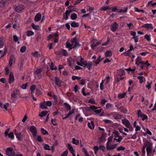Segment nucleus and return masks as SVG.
I'll return each mask as SVG.
<instances>
[{
    "label": "nucleus",
    "mask_w": 156,
    "mask_h": 156,
    "mask_svg": "<svg viewBox=\"0 0 156 156\" xmlns=\"http://www.w3.org/2000/svg\"><path fill=\"white\" fill-rule=\"evenodd\" d=\"M71 44L69 42H67L66 43V47L70 50L74 48H79L80 44L77 41V37H76L72 38L71 40Z\"/></svg>",
    "instance_id": "f257e3e1"
},
{
    "label": "nucleus",
    "mask_w": 156,
    "mask_h": 156,
    "mask_svg": "<svg viewBox=\"0 0 156 156\" xmlns=\"http://www.w3.org/2000/svg\"><path fill=\"white\" fill-rule=\"evenodd\" d=\"M5 153L9 156H15V151L11 147L7 148L5 150Z\"/></svg>",
    "instance_id": "f03ea898"
},
{
    "label": "nucleus",
    "mask_w": 156,
    "mask_h": 156,
    "mask_svg": "<svg viewBox=\"0 0 156 156\" xmlns=\"http://www.w3.org/2000/svg\"><path fill=\"white\" fill-rule=\"evenodd\" d=\"M30 130L32 133L33 137L34 138L36 137L37 133V130L36 128L34 126H31L30 127Z\"/></svg>",
    "instance_id": "7ed1b4c3"
},
{
    "label": "nucleus",
    "mask_w": 156,
    "mask_h": 156,
    "mask_svg": "<svg viewBox=\"0 0 156 156\" xmlns=\"http://www.w3.org/2000/svg\"><path fill=\"white\" fill-rule=\"evenodd\" d=\"M75 11V10H72L70 9L69 10H66L65 13L63 14V17L65 19L67 20L68 19V16H69L71 12H72V11Z\"/></svg>",
    "instance_id": "20e7f679"
},
{
    "label": "nucleus",
    "mask_w": 156,
    "mask_h": 156,
    "mask_svg": "<svg viewBox=\"0 0 156 156\" xmlns=\"http://www.w3.org/2000/svg\"><path fill=\"white\" fill-rule=\"evenodd\" d=\"M118 24L116 22H114L111 25V30L113 32H115L118 29Z\"/></svg>",
    "instance_id": "39448f33"
},
{
    "label": "nucleus",
    "mask_w": 156,
    "mask_h": 156,
    "mask_svg": "<svg viewBox=\"0 0 156 156\" xmlns=\"http://www.w3.org/2000/svg\"><path fill=\"white\" fill-rule=\"evenodd\" d=\"M57 54L58 55L62 54L63 55L65 56H68V54L66 51L65 49H62L59 50L57 52Z\"/></svg>",
    "instance_id": "423d86ee"
},
{
    "label": "nucleus",
    "mask_w": 156,
    "mask_h": 156,
    "mask_svg": "<svg viewBox=\"0 0 156 156\" xmlns=\"http://www.w3.org/2000/svg\"><path fill=\"white\" fill-rule=\"evenodd\" d=\"M14 80V77L13 75V73L11 72L10 73L9 78V83L11 84Z\"/></svg>",
    "instance_id": "0eeeda50"
},
{
    "label": "nucleus",
    "mask_w": 156,
    "mask_h": 156,
    "mask_svg": "<svg viewBox=\"0 0 156 156\" xmlns=\"http://www.w3.org/2000/svg\"><path fill=\"white\" fill-rule=\"evenodd\" d=\"M24 8V5L21 4L16 7L15 10L18 12H20L23 10Z\"/></svg>",
    "instance_id": "6e6552de"
},
{
    "label": "nucleus",
    "mask_w": 156,
    "mask_h": 156,
    "mask_svg": "<svg viewBox=\"0 0 156 156\" xmlns=\"http://www.w3.org/2000/svg\"><path fill=\"white\" fill-rule=\"evenodd\" d=\"M111 115L114 117L115 119H119L121 118V115L116 112L111 113Z\"/></svg>",
    "instance_id": "1a4fd4ad"
},
{
    "label": "nucleus",
    "mask_w": 156,
    "mask_h": 156,
    "mask_svg": "<svg viewBox=\"0 0 156 156\" xmlns=\"http://www.w3.org/2000/svg\"><path fill=\"white\" fill-rule=\"evenodd\" d=\"M55 83L56 85L59 87L61 86L62 81L57 77H55Z\"/></svg>",
    "instance_id": "9d476101"
},
{
    "label": "nucleus",
    "mask_w": 156,
    "mask_h": 156,
    "mask_svg": "<svg viewBox=\"0 0 156 156\" xmlns=\"http://www.w3.org/2000/svg\"><path fill=\"white\" fill-rule=\"evenodd\" d=\"M106 108L111 111H113L114 110L113 105L111 103H107L106 105Z\"/></svg>",
    "instance_id": "9b49d317"
},
{
    "label": "nucleus",
    "mask_w": 156,
    "mask_h": 156,
    "mask_svg": "<svg viewBox=\"0 0 156 156\" xmlns=\"http://www.w3.org/2000/svg\"><path fill=\"white\" fill-rule=\"evenodd\" d=\"M122 123L127 128H129L131 126V124L129 121L127 119L125 120H122Z\"/></svg>",
    "instance_id": "f8f14e48"
},
{
    "label": "nucleus",
    "mask_w": 156,
    "mask_h": 156,
    "mask_svg": "<svg viewBox=\"0 0 156 156\" xmlns=\"http://www.w3.org/2000/svg\"><path fill=\"white\" fill-rule=\"evenodd\" d=\"M16 138L19 140L22 141L23 139V136L20 132H18L16 133Z\"/></svg>",
    "instance_id": "ddd939ff"
},
{
    "label": "nucleus",
    "mask_w": 156,
    "mask_h": 156,
    "mask_svg": "<svg viewBox=\"0 0 156 156\" xmlns=\"http://www.w3.org/2000/svg\"><path fill=\"white\" fill-rule=\"evenodd\" d=\"M142 27L144 28H148L151 29H152L154 28L152 24L151 23L145 24L143 25Z\"/></svg>",
    "instance_id": "4468645a"
},
{
    "label": "nucleus",
    "mask_w": 156,
    "mask_h": 156,
    "mask_svg": "<svg viewBox=\"0 0 156 156\" xmlns=\"http://www.w3.org/2000/svg\"><path fill=\"white\" fill-rule=\"evenodd\" d=\"M41 17L42 16L41 14L39 13L37 14L35 16L34 20L36 22L39 21L41 20Z\"/></svg>",
    "instance_id": "2eb2a0df"
},
{
    "label": "nucleus",
    "mask_w": 156,
    "mask_h": 156,
    "mask_svg": "<svg viewBox=\"0 0 156 156\" xmlns=\"http://www.w3.org/2000/svg\"><path fill=\"white\" fill-rule=\"evenodd\" d=\"M67 147L72 154H75V151L73 149V147L71 146L70 144H68L67 145Z\"/></svg>",
    "instance_id": "dca6fc26"
},
{
    "label": "nucleus",
    "mask_w": 156,
    "mask_h": 156,
    "mask_svg": "<svg viewBox=\"0 0 156 156\" xmlns=\"http://www.w3.org/2000/svg\"><path fill=\"white\" fill-rule=\"evenodd\" d=\"M153 147H147L146 148V151L147 152V156H150Z\"/></svg>",
    "instance_id": "f3484780"
},
{
    "label": "nucleus",
    "mask_w": 156,
    "mask_h": 156,
    "mask_svg": "<svg viewBox=\"0 0 156 156\" xmlns=\"http://www.w3.org/2000/svg\"><path fill=\"white\" fill-rule=\"evenodd\" d=\"M88 126L90 129H94V122L92 121H90V123L88 122Z\"/></svg>",
    "instance_id": "a211bd4d"
},
{
    "label": "nucleus",
    "mask_w": 156,
    "mask_h": 156,
    "mask_svg": "<svg viewBox=\"0 0 156 156\" xmlns=\"http://www.w3.org/2000/svg\"><path fill=\"white\" fill-rule=\"evenodd\" d=\"M141 59L142 57L140 56H138V57L136 58L135 60V64L137 66H139V65L140 64V63H139V62Z\"/></svg>",
    "instance_id": "6ab92c4d"
},
{
    "label": "nucleus",
    "mask_w": 156,
    "mask_h": 156,
    "mask_svg": "<svg viewBox=\"0 0 156 156\" xmlns=\"http://www.w3.org/2000/svg\"><path fill=\"white\" fill-rule=\"evenodd\" d=\"M84 67H86L89 70H90V66L92 65V63L90 62L89 63L86 62V63H84L83 64Z\"/></svg>",
    "instance_id": "aec40b11"
},
{
    "label": "nucleus",
    "mask_w": 156,
    "mask_h": 156,
    "mask_svg": "<svg viewBox=\"0 0 156 156\" xmlns=\"http://www.w3.org/2000/svg\"><path fill=\"white\" fill-rule=\"evenodd\" d=\"M144 144L147 147H152V143L149 141L146 140L145 141Z\"/></svg>",
    "instance_id": "412c9836"
},
{
    "label": "nucleus",
    "mask_w": 156,
    "mask_h": 156,
    "mask_svg": "<svg viewBox=\"0 0 156 156\" xmlns=\"http://www.w3.org/2000/svg\"><path fill=\"white\" fill-rule=\"evenodd\" d=\"M105 55L106 57H111L112 56V52L110 50H108L105 52Z\"/></svg>",
    "instance_id": "4be33fe9"
},
{
    "label": "nucleus",
    "mask_w": 156,
    "mask_h": 156,
    "mask_svg": "<svg viewBox=\"0 0 156 156\" xmlns=\"http://www.w3.org/2000/svg\"><path fill=\"white\" fill-rule=\"evenodd\" d=\"M106 146L107 149L108 150H112L115 149L113 144H112L110 146L109 144H108V143H106Z\"/></svg>",
    "instance_id": "5701e85b"
},
{
    "label": "nucleus",
    "mask_w": 156,
    "mask_h": 156,
    "mask_svg": "<svg viewBox=\"0 0 156 156\" xmlns=\"http://www.w3.org/2000/svg\"><path fill=\"white\" fill-rule=\"evenodd\" d=\"M4 39L2 37H0V48H2L4 46Z\"/></svg>",
    "instance_id": "b1692460"
},
{
    "label": "nucleus",
    "mask_w": 156,
    "mask_h": 156,
    "mask_svg": "<svg viewBox=\"0 0 156 156\" xmlns=\"http://www.w3.org/2000/svg\"><path fill=\"white\" fill-rule=\"evenodd\" d=\"M64 105L65 106V108L67 111H70L71 110V107L70 105L68 103L65 102L64 103Z\"/></svg>",
    "instance_id": "393cba45"
},
{
    "label": "nucleus",
    "mask_w": 156,
    "mask_h": 156,
    "mask_svg": "<svg viewBox=\"0 0 156 156\" xmlns=\"http://www.w3.org/2000/svg\"><path fill=\"white\" fill-rule=\"evenodd\" d=\"M31 26L33 29L36 30H39L40 29V27L38 25H35L33 23L31 24Z\"/></svg>",
    "instance_id": "a878e982"
},
{
    "label": "nucleus",
    "mask_w": 156,
    "mask_h": 156,
    "mask_svg": "<svg viewBox=\"0 0 156 156\" xmlns=\"http://www.w3.org/2000/svg\"><path fill=\"white\" fill-rule=\"evenodd\" d=\"M35 88L36 86L34 85H32L30 86V90H31V94H34Z\"/></svg>",
    "instance_id": "bb28decb"
},
{
    "label": "nucleus",
    "mask_w": 156,
    "mask_h": 156,
    "mask_svg": "<svg viewBox=\"0 0 156 156\" xmlns=\"http://www.w3.org/2000/svg\"><path fill=\"white\" fill-rule=\"evenodd\" d=\"M125 75V71L124 70L121 69L118 73L117 75L119 76H122Z\"/></svg>",
    "instance_id": "cd10ccee"
},
{
    "label": "nucleus",
    "mask_w": 156,
    "mask_h": 156,
    "mask_svg": "<svg viewBox=\"0 0 156 156\" xmlns=\"http://www.w3.org/2000/svg\"><path fill=\"white\" fill-rule=\"evenodd\" d=\"M26 33L28 37L32 36L34 34V32L30 30L27 31Z\"/></svg>",
    "instance_id": "c85d7f7f"
},
{
    "label": "nucleus",
    "mask_w": 156,
    "mask_h": 156,
    "mask_svg": "<svg viewBox=\"0 0 156 156\" xmlns=\"http://www.w3.org/2000/svg\"><path fill=\"white\" fill-rule=\"evenodd\" d=\"M126 94V92H124L123 93H119L118 95V97L119 99H122L124 98Z\"/></svg>",
    "instance_id": "c756f323"
},
{
    "label": "nucleus",
    "mask_w": 156,
    "mask_h": 156,
    "mask_svg": "<svg viewBox=\"0 0 156 156\" xmlns=\"http://www.w3.org/2000/svg\"><path fill=\"white\" fill-rule=\"evenodd\" d=\"M71 26L73 27H78L79 26V24L78 23L73 21L71 24Z\"/></svg>",
    "instance_id": "7c9ffc66"
},
{
    "label": "nucleus",
    "mask_w": 156,
    "mask_h": 156,
    "mask_svg": "<svg viewBox=\"0 0 156 156\" xmlns=\"http://www.w3.org/2000/svg\"><path fill=\"white\" fill-rule=\"evenodd\" d=\"M43 146L44 148L46 150H50L51 149L50 148V147L48 144H43Z\"/></svg>",
    "instance_id": "2f4dec72"
},
{
    "label": "nucleus",
    "mask_w": 156,
    "mask_h": 156,
    "mask_svg": "<svg viewBox=\"0 0 156 156\" xmlns=\"http://www.w3.org/2000/svg\"><path fill=\"white\" fill-rule=\"evenodd\" d=\"M7 136H8V138L11 140H13L14 139L15 137L13 132H11L9 133Z\"/></svg>",
    "instance_id": "473e14b6"
},
{
    "label": "nucleus",
    "mask_w": 156,
    "mask_h": 156,
    "mask_svg": "<svg viewBox=\"0 0 156 156\" xmlns=\"http://www.w3.org/2000/svg\"><path fill=\"white\" fill-rule=\"evenodd\" d=\"M48 111H44L41 112V113L39 115V116L41 117H43L46 115Z\"/></svg>",
    "instance_id": "72a5a7b5"
},
{
    "label": "nucleus",
    "mask_w": 156,
    "mask_h": 156,
    "mask_svg": "<svg viewBox=\"0 0 156 156\" xmlns=\"http://www.w3.org/2000/svg\"><path fill=\"white\" fill-rule=\"evenodd\" d=\"M77 16L76 14L75 13H73L71 14L70 18L72 20H75L77 18Z\"/></svg>",
    "instance_id": "f704fd0d"
},
{
    "label": "nucleus",
    "mask_w": 156,
    "mask_h": 156,
    "mask_svg": "<svg viewBox=\"0 0 156 156\" xmlns=\"http://www.w3.org/2000/svg\"><path fill=\"white\" fill-rule=\"evenodd\" d=\"M14 60V57L13 56H11L9 61V63L10 66L11 67L12 64V62Z\"/></svg>",
    "instance_id": "c9c22d12"
},
{
    "label": "nucleus",
    "mask_w": 156,
    "mask_h": 156,
    "mask_svg": "<svg viewBox=\"0 0 156 156\" xmlns=\"http://www.w3.org/2000/svg\"><path fill=\"white\" fill-rule=\"evenodd\" d=\"M40 107L42 109H46L47 108V107L45 105L44 103L41 102L40 104Z\"/></svg>",
    "instance_id": "e433bc0d"
},
{
    "label": "nucleus",
    "mask_w": 156,
    "mask_h": 156,
    "mask_svg": "<svg viewBox=\"0 0 156 156\" xmlns=\"http://www.w3.org/2000/svg\"><path fill=\"white\" fill-rule=\"evenodd\" d=\"M151 35L150 34H146L144 36V38L146 39L147 41L150 42L151 40Z\"/></svg>",
    "instance_id": "4c0bfd02"
},
{
    "label": "nucleus",
    "mask_w": 156,
    "mask_h": 156,
    "mask_svg": "<svg viewBox=\"0 0 156 156\" xmlns=\"http://www.w3.org/2000/svg\"><path fill=\"white\" fill-rule=\"evenodd\" d=\"M121 76H119L117 75L116 79V82H119L120 80H122L124 78V77H121Z\"/></svg>",
    "instance_id": "58836bf2"
},
{
    "label": "nucleus",
    "mask_w": 156,
    "mask_h": 156,
    "mask_svg": "<svg viewBox=\"0 0 156 156\" xmlns=\"http://www.w3.org/2000/svg\"><path fill=\"white\" fill-rule=\"evenodd\" d=\"M152 83V81H151V82H150L148 81L147 82V85H146L145 87L146 88H148V90H149L151 88V85Z\"/></svg>",
    "instance_id": "ea45409f"
},
{
    "label": "nucleus",
    "mask_w": 156,
    "mask_h": 156,
    "mask_svg": "<svg viewBox=\"0 0 156 156\" xmlns=\"http://www.w3.org/2000/svg\"><path fill=\"white\" fill-rule=\"evenodd\" d=\"M107 101H108L105 99H101L100 102V104L101 106H104Z\"/></svg>",
    "instance_id": "a19ab883"
},
{
    "label": "nucleus",
    "mask_w": 156,
    "mask_h": 156,
    "mask_svg": "<svg viewBox=\"0 0 156 156\" xmlns=\"http://www.w3.org/2000/svg\"><path fill=\"white\" fill-rule=\"evenodd\" d=\"M113 133L115 134L114 136L116 138L120 136H119V133L118 131L117 130H114L113 132Z\"/></svg>",
    "instance_id": "79ce46f5"
},
{
    "label": "nucleus",
    "mask_w": 156,
    "mask_h": 156,
    "mask_svg": "<svg viewBox=\"0 0 156 156\" xmlns=\"http://www.w3.org/2000/svg\"><path fill=\"white\" fill-rule=\"evenodd\" d=\"M101 55H99V57L97 60H96L95 62V63L96 65L98 64L102 60V58L101 59Z\"/></svg>",
    "instance_id": "37998d69"
},
{
    "label": "nucleus",
    "mask_w": 156,
    "mask_h": 156,
    "mask_svg": "<svg viewBox=\"0 0 156 156\" xmlns=\"http://www.w3.org/2000/svg\"><path fill=\"white\" fill-rule=\"evenodd\" d=\"M100 107H97L95 105H90V108L92 110H96V109L98 108H101Z\"/></svg>",
    "instance_id": "c03bdc74"
},
{
    "label": "nucleus",
    "mask_w": 156,
    "mask_h": 156,
    "mask_svg": "<svg viewBox=\"0 0 156 156\" xmlns=\"http://www.w3.org/2000/svg\"><path fill=\"white\" fill-rule=\"evenodd\" d=\"M128 9V8L127 7H126L124 8V9H120L119 11H118L119 12H126Z\"/></svg>",
    "instance_id": "a18cd8bd"
},
{
    "label": "nucleus",
    "mask_w": 156,
    "mask_h": 156,
    "mask_svg": "<svg viewBox=\"0 0 156 156\" xmlns=\"http://www.w3.org/2000/svg\"><path fill=\"white\" fill-rule=\"evenodd\" d=\"M36 140L40 142H43V139L41 136H38L36 137Z\"/></svg>",
    "instance_id": "49530a36"
},
{
    "label": "nucleus",
    "mask_w": 156,
    "mask_h": 156,
    "mask_svg": "<svg viewBox=\"0 0 156 156\" xmlns=\"http://www.w3.org/2000/svg\"><path fill=\"white\" fill-rule=\"evenodd\" d=\"M72 142L73 144L76 145L78 144L79 142L78 140L75 139L74 138L72 139Z\"/></svg>",
    "instance_id": "de8ad7c7"
},
{
    "label": "nucleus",
    "mask_w": 156,
    "mask_h": 156,
    "mask_svg": "<svg viewBox=\"0 0 156 156\" xmlns=\"http://www.w3.org/2000/svg\"><path fill=\"white\" fill-rule=\"evenodd\" d=\"M13 40L15 42H18V43H19V42L18 41L19 39L16 35H14L13 36Z\"/></svg>",
    "instance_id": "09e8293b"
},
{
    "label": "nucleus",
    "mask_w": 156,
    "mask_h": 156,
    "mask_svg": "<svg viewBox=\"0 0 156 156\" xmlns=\"http://www.w3.org/2000/svg\"><path fill=\"white\" fill-rule=\"evenodd\" d=\"M42 72V69H37L36 70V72L34 73L36 75H37L39 74H40Z\"/></svg>",
    "instance_id": "8fccbe9b"
},
{
    "label": "nucleus",
    "mask_w": 156,
    "mask_h": 156,
    "mask_svg": "<svg viewBox=\"0 0 156 156\" xmlns=\"http://www.w3.org/2000/svg\"><path fill=\"white\" fill-rule=\"evenodd\" d=\"M127 25L129 27V30L132 29L134 27L133 25L131 23H127Z\"/></svg>",
    "instance_id": "3c124183"
},
{
    "label": "nucleus",
    "mask_w": 156,
    "mask_h": 156,
    "mask_svg": "<svg viewBox=\"0 0 156 156\" xmlns=\"http://www.w3.org/2000/svg\"><path fill=\"white\" fill-rule=\"evenodd\" d=\"M138 79L139 80V82L140 83H142L143 82V79L144 78L143 76H138L137 77Z\"/></svg>",
    "instance_id": "603ef678"
},
{
    "label": "nucleus",
    "mask_w": 156,
    "mask_h": 156,
    "mask_svg": "<svg viewBox=\"0 0 156 156\" xmlns=\"http://www.w3.org/2000/svg\"><path fill=\"white\" fill-rule=\"evenodd\" d=\"M113 138V136H109L108 138V141L106 143H108V144H109V143L112 142Z\"/></svg>",
    "instance_id": "864d4df0"
},
{
    "label": "nucleus",
    "mask_w": 156,
    "mask_h": 156,
    "mask_svg": "<svg viewBox=\"0 0 156 156\" xmlns=\"http://www.w3.org/2000/svg\"><path fill=\"white\" fill-rule=\"evenodd\" d=\"M81 78L80 76H73L72 78V80H80Z\"/></svg>",
    "instance_id": "5fc2aeb1"
},
{
    "label": "nucleus",
    "mask_w": 156,
    "mask_h": 156,
    "mask_svg": "<svg viewBox=\"0 0 156 156\" xmlns=\"http://www.w3.org/2000/svg\"><path fill=\"white\" fill-rule=\"evenodd\" d=\"M137 115H138V117H143L144 114L142 113L140 110H139L137 112Z\"/></svg>",
    "instance_id": "6e6d98bb"
},
{
    "label": "nucleus",
    "mask_w": 156,
    "mask_h": 156,
    "mask_svg": "<svg viewBox=\"0 0 156 156\" xmlns=\"http://www.w3.org/2000/svg\"><path fill=\"white\" fill-rule=\"evenodd\" d=\"M68 153V150H66L61 155V156H67Z\"/></svg>",
    "instance_id": "4d7b16f0"
},
{
    "label": "nucleus",
    "mask_w": 156,
    "mask_h": 156,
    "mask_svg": "<svg viewBox=\"0 0 156 156\" xmlns=\"http://www.w3.org/2000/svg\"><path fill=\"white\" fill-rule=\"evenodd\" d=\"M78 82L82 85H84L85 83L86 80L85 79L80 80Z\"/></svg>",
    "instance_id": "13d9d810"
},
{
    "label": "nucleus",
    "mask_w": 156,
    "mask_h": 156,
    "mask_svg": "<svg viewBox=\"0 0 156 156\" xmlns=\"http://www.w3.org/2000/svg\"><path fill=\"white\" fill-rule=\"evenodd\" d=\"M26 50V46H24L22 47L20 49V51L21 52H24Z\"/></svg>",
    "instance_id": "bf43d9fd"
},
{
    "label": "nucleus",
    "mask_w": 156,
    "mask_h": 156,
    "mask_svg": "<svg viewBox=\"0 0 156 156\" xmlns=\"http://www.w3.org/2000/svg\"><path fill=\"white\" fill-rule=\"evenodd\" d=\"M28 86V83H26L25 84H23L21 86V87L23 89H25L27 88V87Z\"/></svg>",
    "instance_id": "052dcab7"
},
{
    "label": "nucleus",
    "mask_w": 156,
    "mask_h": 156,
    "mask_svg": "<svg viewBox=\"0 0 156 156\" xmlns=\"http://www.w3.org/2000/svg\"><path fill=\"white\" fill-rule=\"evenodd\" d=\"M41 131L42 133L44 135L48 134V131H47L46 130H45L43 128H42L41 129Z\"/></svg>",
    "instance_id": "680f3d73"
},
{
    "label": "nucleus",
    "mask_w": 156,
    "mask_h": 156,
    "mask_svg": "<svg viewBox=\"0 0 156 156\" xmlns=\"http://www.w3.org/2000/svg\"><path fill=\"white\" fill-rule=\"evenodd\" d=\"M132 39L134 40L135 43H137L138 42L139 40V36H136L135 37H133Z\"/></svg>",
    "instance_id": "e2e57ef3"
},
{
    "label": "nucleus",
    "mask_w": 156,
    "mask_h": 156,
    "mask_svg": "<svg viewBox=\"0 0 156 156\" xmlns=\"http://www.w3.org/2000/svg\"><path fill=\"white\" fill-rule=\"evenodd\" d=\"M111 8L109 6H103L101 9L102 10L106 11L107 9H110Z\"/></svg>",
    "instance_id": "0e129e2a"
},
{
    "label": "nucleus",
    "mask_w": 156,
    "mask_h": 156,
    "mask_svg": "<svg viewBox=\"0 0 156 156\" xmlns=\"http://www.w3.org/2000/svg\"><path fill=\"white\" fill-rule=\"evenodd\" d=\"M83 151L84 153L86 156H90L87 153V150L85 148H83Z\"/></svg>",
    "instance_id": "69168bd1"
},
{
    "label": "nucleus",
    "mask_w": 156,
    "mask_h": 156,
    "mask_svg": "<svg viewBox=\"0 0 156 156\" xmlns=\"http://www.w3.org/2000/svg\"><path fill=\"white\" fill-rule=\"evenodd\" d=\"M45 105L46 106H51L52 105V103L51 101H48L46 102Z\"/></svg>",
    "instance_id": "338daca9"
},
{
    "label": "nucleus",
    "mask_w": 156,
    "mask_h": 156,
    "mask_svg": "<svg viewBox=\"0 0 156 156\" xmlns=\"http://www.w3.org/2000/svg\"><path fill=\"white\" fill-rule=\"evenodd\" d=\"M32 55L34 57H38V52L37 51H36L34 53H32Z\"/></svg>",
    "instance_id": "774afa93"
}]
</instances>
